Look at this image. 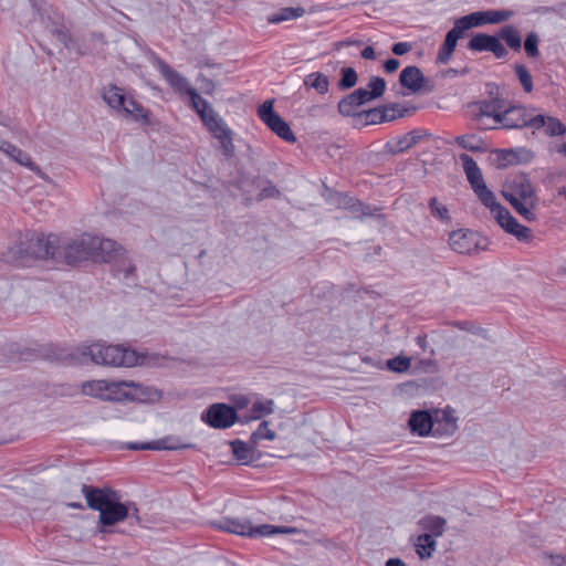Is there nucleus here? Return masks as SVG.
Wrapping results in <instances>:
<instances>
[{
	"label": "nucleus",
	"instance_id": "nucleus-39",
	"mask_svg": "<svg viewBox=\"0 0 566 566\" xmlns=\"http://www.w3.org/2000/svg\"><path fill=\"white\" fill-rule=\"evenodd\" d=\"M423 137V135L420 134L418 130H412L405 135L397 143V148L392 150V153H401L405 151L416 144L420 142V139Z\"/></svg>",
	"mask_w": 566,
	"mask_h": 566
},
{
	"label": "nucleus",
	"instance_id": "nucleus-51",
	"mask_svg": "<svg viewBox=\"0 0 566 566\" xmlns=\"http://www.w3.org/2000/svg\"><path fill=\"white\" fill-rule=\"evenodd\" d=\"M354 93L363 105L373 99H376L374 95L370 93V91H368L367 88L359 87L355 90Z\"/></svg>",
	"mask_w": 566,
	"mask_h": 566
},
{
	"label": "nucleus",
	"instance_id": "nucleus-57",
	"mask_svg": "<svg viewBox=\"0 0 566 566\" xmlns=\"http://www.w3.org/2000/svg\"><path fill=\"white\" fill-rule=\"evenodd\" d=\"M361 56L366 60H374L376 57L375 55V50L374 48L371 46H366L363 51H361Z\"/></svg>",
	"mask_w": 566,
	"mask_h": 566
},
{
	"label": "nucleus",
	"instance_id": "nucleus-56",
	"mask_svg": "<svg viewBox=\"0 0 566 566\" xmlns=\"http://www.w3.org/2000/svg\"><path fill=\"white\" fill-rule=\"evenodd\" d=\"M399 65H400L399 60L389 59L385 62L384 67L387 73H394L398 70Z\"/></svg>",
	"mask_w": 566,
	"mask_h": 566
},
{
	"label": "nucleus",
	"instance_id": "nucleus-41",
	"mask_svg": "<svg viewBox=\"0 0 566 566\" xmlns=\"http://www.w3.org/2000/svg\"><path fill=\"white\" fill-rule=\"evenodd\" d=\"M276 437L275 432L269 428L268 421H262L259 428L252 433L251 441L256 444L260 440H274Z\"/></svg>",
	"mask_w": 566,
	"mask_h": 566
},
{
	"label": "nucleus",
	"instance_id": "nucleus-3",
	"mask_svg": "<svg viewBox=\"0 0 566 566\" xmlns=\"http://www.w3.org/2000/svg\"><path fill=\"white\" fill-rule=\"evenodd\" d=\"M501 195L524 220H537L539 198L527 175L521 174L507 181Z\"/></svg>",
	"mask_w": 566,
	"mask_h": 566
},
{
	"label": "nucleus",
	"instance_id": "nucleus-23",
	"mask_svg": "<svg viewBox=\"0 0 566 566\" xmlns=\"http://www.w3.org/2000/svg\"><path fill=\"white\" fill-rule=\"evenodd\" d=\"M449 244L453 251L461 254H469L476 248L475 235L470 231H453L450 234Z\"/></svg>",
	"mask_w": 566,
	"mask_h": 566
},
{
	"label": "nucleus",
	"instance_id": "nucleus-36",
	"mask_svg": "<svg viewBox=\"0 0 566 566\" xmlns=\"http://www.w3.org/2000/svg\"><path fill=\"white\" fill-rule=\"evenodd\" d=\"M446 521L439 516H426L420 521L422 530L430 532V535L440 536L443 533Z\"/></svg>",
	"mask_w": 566,
	"mask_h": 566
},
{
	"label": "nucleus",
	"instance_id": "nucleus-44",
	"mask_svg": "<svg viewBox=\"0 0 566 566\" xmlns=\"http://www.w3.org/2000/svg\"><path fill=\"white\" fill-rule=\"evenodd\" d=\"M545 132L548 136L564 135L566 126L558 118L547 116Z\"/></svg>",
	"mask_w": 566,
	"mask_h": 566
},
{
	"label": "nucleus",
	"instance_id": "nucleus-53",
	"mask_svg": "<svg viewBox=\"0 0 566 566\" xmlns=\"http://www.w3.org/2000/svg\"><path fill=\"white\" fill-rule=\"evenodd\" d=\"M54 35L57 39V41H60L66 48H69V44L72 41V36H71L70 32L66 29H56V30H54Z\"/></svg>",
	"mask_w": 566,
	"mask_h": 566
},
{
	"label": "nucleus",
	"instance_id": "nucleus-59",
	"mask_svg": "<svg viewBox=\"0 0 566 566\" xmlns=\"http://www.w3.org/2000/svg\"><path fill=\"white\" fill-rule=\"evenodd\" d=\"M417 344L424 349L427 346V337L424 335H419L417 337Z\"/></svg>",
	"mask_w": 566,
	"mask_h": 566
},
{
	"label": "nucleus",
	"instance_id": "nucleus-62",
	"mask_svg": "<svg viewBox=\"0 0 566 566\" xmlns=\"http://www.w3.org/2000/svg\"><path fill=\"white\" fill-rule=\"evenodd\" d=\"M67 506L72 509H83V505L76 502L69 503Z\"/></svg>",
	"mask_w": 566,
	"mask_h": 566
},
{
	"label": "nucleus",
	"instance_id": "nucleus-8",
	"mask_svg": "<svg viewBox=\"0 0 566 566\" xmlns=\"http://www.w3.org/2000/svg\"><path fill=\"white\" fill-rule=\"evenodd\" d=\"M505 99L499 94L490 99H482L469 105L471 118L476 123L479 129L497 128V116H501L505 107Z\"/></svg>",
	"mask_w": 566,
	"mask_h": 566
},
{
	"label": "nucleus",
	"instance_id": "nucleus-29",
	"mask_svg": "<svg viewBox=\"0 0 566 566\" xmlns=\"http://www.w3.org/2000/svg\"><path fill=\"white\" fill-rule=\"evenodd\" d=\"M230 446L235 459L241 461L243 464H249L252 461H254V447H251L247 442H243L241 440H233L230 442Z\"/></svg>",
	"mask_w": 566,
	"mask_h": 566
},
{
	"label": "nucleus",
	"instance_id": "nucleus-26",
	"mask_svg": "<svg viewBox=\"0 0 566 566\" xmlns=\"http://www.w3.org/2000/svg\"><path fill=\"white\" fill-rule=\"evenodd\" d=\"M0 150L3 151L6 155H8L10 158L19 163L20 165L29 168L30 170L34 171L38 170V166L31 159V157L23 151L22 149L18 148L15 145L11 144L10 142L0 140Z\"/></svg>",
	"mask_w": 566,
	"mask_h": 566
},
{
	"label": "nucleus",
	"instance_id": "nucleus-45",
	"mask_svg": "<svg viewBox=\"0 0 566 566\" xmlns=\"http://www.w3.org/2000/svg\"><path fill=\"white\" fill-rule=\"evenodd\" d=\"M386 81L379 76H373L369 80L367 90L374 95L375 98H379L386 91Z\"/></svg>",
	"mask_w": 566,
	"mask_h": 566
},
{
	"label": "nucleus",
	"instance_id": "nucleus-22",
	"mask_svg": "<svg viewBox=\"0 0 566 566\" xmlns=\"http://www.w3.org/2000/svg\"><path fill=\"white\" fill-rule=\"evenodd\" d=\"M399 83L401 86L417 93L423 88L426 77L418 66L409 65L400 72Z\"/></svg>",
	"mask_w": 566,
	"mask_h": 566
},
{
	"label": "nucleus",
	"instance_id": "nucleus-54",
	"mask_svg": "<svg viewBox=\"0 0 566 566\" xmlns=\"http://www.w3.org/2000/svg\"><path fill=\"white\" fill-rule=\"evenodd\" d=\"M412 49V45L409 42H398L392 46V53L396 55H403L408 53Z\"/></svg>",
	"mask_w": 566,
	"mask_h": 566
},
{
	"label": "nucleus",
	"instance_id": "nucleus-38",
	"mask_svg": "<svg viewBox=\"0 0 566 566\" xmlns=\"http://www.w3.org/2000/svg\"><path fill=\"white\" fill-rule=\"evenodd\" d=\"M340 80L337 83V86L340 91H347L354 87L358 82V75L355 69L353 67H343L340 70Z\"/></svg>",
	"mask_w": 566,
	"mask_h": 566
},
{
	"label": "nucleus",
	"instance_id": "nucleus-10",
	"mask_svg": "<svg viewBox=\"0 0 566 566\" xmlns=\"http://www.w3.org/2000/svg\"><path fill=\"white\" fill-rule=\"evenodd\" d=\"M274 99L265 101L258 109L260 119L280 138L295 143L296 137L290 125L273 109Z\"/></svg>",
	"mask_w": 566,
	"mask_h": 566
},
{
	"label": "nucleus",
	"instance_id": "nucleus-47",
	"mask_svg": "<svg viewBox=\"0 0 566 566\" xmlns=\"http://www.w3.org/2000/svg\"><path fill=\"white\" fill-rule=\"evenodd\" d=\"M538 35L534 32L530 33L524 41V49L528 56L536 57L539 54L538 51Z\"/></svg>",
	"mask_w": 566,
	"mask_h": 566
},
{
	"label": "nucleus",
	"instance_id": "nucleus-58",
	"mask_svg": "<svg viewBox=\"0 0 566 566\" xmlns=\"http://www.w3.org/2000/svg\"><path fill=\"white\" fill-rule=\"evenodd\" d=\"M386 566H406V564L400 558H389Z\"/></svg>",
	"mask_w": 566,
	"mask_h": 566
},
{
	"label": "nucleus",
	"instance_id": "nucleus-16",
	"mask_svg": "<svg viewBox=\"0 0 566 566\" xmlns=\"http://www.w3.org/2000/svg\"><path fill=\"white\" fill-rule=\"evenodd\" d=\"M457 418L453 415V410L447 409H433L432 421H434L432 436L434 437H450L457 429Z\"/></svg>",
	"mask_w": 566,
	"mask_h": 566
},
{
	"label": "nucleus",
	"instance_id": "nucleus-1",
	"mask_svg": "<svg viewBox=\"0 0 566 566\" xmlns=\"http://www.w3.org/2000/svg\"><path fill=\"white\" fill-rule=\"evenodd\" d=\"M459 159L473 192L483 206L490 209L499 226L509 234L514 235L521 242H530L533 232L530 228L521 224L511 212L502 206L492 190L484 181L482 171L475 160L468 154H461Z\"/></svg>",
	"mask_w": 566,
	"mask_h": 566
},
{
	"label": "nucleus",
	"instance_id": "nucleus-15",
	"mask_svg": "<svg viewBox=\"0 0 566 566\" xmlns=\"http://www.w3.org/2000/svg\"><path fill=\"white\" fill-rule=\"evenodd\" d=\"M119 384H124L125 386L120 387L118 401L136 400L147 402L159 400L161 398V392L153 387L144 386L134 381H119Z\"/></svg>",
	"mask_w": 566,
	"mask_h": 566
},
{
	"label": "nucleus",
	"instance_id": "nucleus-34",
	"mask_svg": "<svg viewBox=\"0 0 566 566\" xmlns=\"http://www.w3.org/2000/svg\"><path fill=\"white\" fill-rule=\"evenodd\" d=\"M500 38L514 51H520L522 46V36L518 30L513 25H505L500 31Z\"/></svg>",
	"mask_w": 566,
	"mask_h": 566
},
{
	"label": "nucleus",
	"instance_id": "nucleus-24",
	"mask_svg": "<svg viewBox=\"0 0 566 566\" xmlns=\"http://www.w3.org/2000/svg\"><path fill=\"white\" fill-rule=\"evenodd\" d=\"M398 104H391L389 106L375 107L368 111H361L357 114V118L363 122L364 125H374L385 122H390L392 115H389L390 111H396Z\"/></svg>",
	"mask_w": 566,
	"mask_h": 566
},
{
	"label": "nucleus",
	"instance_id": "nucleus-14",
	"mask_svg": "<svg viewBox=\"0 0 566 566\" xmlns=\"http://www.w3.org/2000/svg\"><path fill=\"white\" fill-rule=\"evenodd\" d=\"M513 14L514 12L511 10H486L470 13L459 18V20L467 30H470L471 28L481 27L488 23L497 24L507 21L513 17Z\"/></svg>",
	"mask_w": 566,
	"mask_h": 566
},
{
	"label": "nucleus",
	"instance_id": "nucleus-42",
	"mask_svg": "<svg viewBox=\"0 0 566 566\" xmlns=\"http://www.w3.org/2000/svg\"><path fill=\"white\" fill-rule=\"evenodd\" d=\"M274 401L272 399H266L263 401H255L252 405V419H259L261 416L270 415L273 412Z\"/></svg>",
	"mask_w": 566,
	"mask_h": 566
},
{
	"label": "nucleus",
	"instance_id": "nucleus-40",
	"mask_svg": "<svg viewBox=\"0 0 566 566\" xmlns=\"http://www.w3.org/2000/svg\"><path fill=\"white\" fill-rule=\"evenodd\" d=\"M514 71L524 91L531 93L533 91V80L527 67L524 64H516Z\"/></svg>",
	"mask_w": 566,
	"mask_h": 566
},
{
	"label": "nucleus",
	"instance_id": "nucleus-31",
	"mask_svg": "<svg viewBox=\"0 0 566 566\" xmlns=\"http://www.w3.org/2000/svg\"><path fill=\"white\" fill-rule=\"evenodd\" d=\"M363 104L359 102V99L356 97L355 93L352 92L350 94H347L344 96L337 105L338 112L340 115L346 117H357L358 107Z\"/></svg>",
	"mask_w": 566,
	"mask_h": 566
},
{
	"label": "nucleus",
	"instance_id": "nucleus-63",
	"mask_svg": "<svg viewBox=\"0 0 566 566\" xmlns=\"http://www.w3.org/2000/svg\"><path fill=\"white\" fill-rule=\"evenodd\" d=\"M319 108H321L319 106H312V107L310 108V114H311V115H314V114H315V112H316V111H318Z\"/></svg>",
	"mask_w": 566,
	"mask_h": 566
},
{
	"label": "nucleus",
	"instance_id": "nucleus-48",
	"mask_svg": "<svg viewBox=\"0 0 566 566\" xmlns=\"http://www.w3.org/2000/svg\"><path fill=\"white\" fill-rule=\"evenodd\" d=\"M547 116L544 115H535L531 116L526 113V127H531L534 129L545 128Z\"/></svg>",
	"mask_w": 566,
	"mask_h": 566
},
{
	"label": "nucleus",
	"instance_id": "nucleus-19",
	"mask_svg": "<svg viewBox=\"0 0 566 566\" xmlns=\"http://www.w3.org/2000/svg\"><path fill=\"white\" fill-rule=\"evenodd\" d=\"M410 431L420 437L432 434L434 421H432V412L428 410L412 411L408 420Z\"/></svg>",
	"mask_w": 566,
	"mask_h": 566
},
{
	"label": "nucleus",
	"instance_id": "nucleus-61",
	"mask_svg": "<svg viewBox=\"0 0 566 566\" xmlns=\"http://www.w3.org/2000/svg\"><path fill=\"white\" fill-rule=\"evenodd\" d=\"M555 563L558 565V566H566V559L562 556H557L555 558Z\"/></svg>",
	"mask_w": 566,
	"mask_h": 566
},
{
	"label": "nucleus",
	"instance_id": "nucleus-50",
	"mask_svg": "<svg viewBox=\"0 0 566 566\" xmlns=\"http://www.w3.org/2000/svg\"><path fill=\"white\" fill-rule=\"evenodd\" d=\"M280 196L279 189L272 185L271 182H268V186H265L259 193L258 199L263 200L265 198H276Z\"/></svg>",
	"mask_w": 566,
	"mask_h": 566
},
{
	"label": "nucleus",
	"instance_id": "nucleus-28",
	"mask_svg": "<svg viewBox=\"0 0 566 566\" xmlns=\"http://www.w3.org/2000/svg\"><path fill=\"white\" fill-rule=\"evenodd\" d=\"M124 117H129L135 122H139L144 125L150 124V112L145 108L140 103L136 102L133 97L128 99L125 109L120 114Z\"/></svg>",
	"mask_w": 566,
	"mask_h": 566
},
{
	"label": "nucleus",
	"instance_id": "nucleus-60",
	"mask_svg": "<svg viewBox=\"0 0 566 566\" xmlns=\"http://www.w3.org/2000/svg\"><path fill=\"white\" fill-rule=\"evenodd\" d=\"M360 45L361 42L360 41H350V40H346V41H342L338 43V46H348V45Z\"/></svg>",
	"mask_w": 566,
	"mask_h": 566
},
{
	"label": "nucleus",
	"instance_id": "nucleus-52",
	"mask_svg": "<svg viewBox=\"0 0 566 566\" xmlns=\"http://www.w3.org/2000/svg\"><path fill=\"white\" fill-rule=\"evenodd\" d=\"M349 202H350V205L348 206V208L350 210H353L355 212H360L364 216L370 214V208L367 206H364L360 201L350 199Z\"/></svg>",
	"mask_w": 566,
	"mask_h": 566
},
{
	"label": "nucleus",
	"instance_id": "nucleus-35",
	"mask_svg": "<svg viewBox=\"0 0 566 566\" xmlns=\"http://www.w3.org/2000/svg\"><path fill=\"white\" fill-rule=\"evenodd\" d=\"M455 143L461 148L473 151V153L484 151L483 140L474 134L458 136V137H455Z\"/></svg>",
	"mask_w": 566,
	"mask_h": 566
},
{
	"label": "nucleus",
	"instance_id": "nucleus-6",
	"mask_svg": "<svg viewBox=\"0 0 566 566\" xmlns=\"http://www.w3.org/2000/svg\"><path fill=\"white\" fill-rule=\"evenodd\" d=\"M93 242L94 262L113 263L115 274H123L125 280H128L134 275L136 268L126 256V253L120 245L111 239H103L96 235H93Z\"/></svg>",
	"mask_w": 566,
	"mask_h": 566
},
{
	"label": "nucleus",
	"instance_id": "nucleus-37",
	"mask_svg": "<svg viewBox=\"0 0 566 566\" xmlns=\"http://www.w3.org/2000/svg\"><path fill=\"white\" fill-rule=\"evenodd\" d=\"M494 39H495L494 35L479 33L471 38V40L468 43V48H469V50L478 51V52L489 51L491 49V45H492Z\"/></svg>",
	"mask_w": 566,
	"mask_h": 566
},
{
	"label": "nucleus",
	"instance_id": "nucleus-46",
	"mask_svg": "<svg viewBox=\"0 0 566 566\" xmlns=\"http://www.w3.org/2000/svg\"><path fill=\"white\" fill-rule=\"evenodd\" d=\"M429 208L432 216L441 220H450L448 208L444 205L440 203L437 198L433 197L430 199Z\"/></svg>",
	"mask_w": 566,
	"mask_h": 566
},
{
	"label": "nucleus",
	"instance_id": "nucleus-20",
	"mask_svg": "<svg viewBox=\"0 0 566 566\" xmlns=\"http://www.w3.org/2000/svg\"><path fill=\"white\" fill-rule=\"evenodd\" d=\"M193 448L191 443H181L178 438L167 437L148 443L130 442L129 450H179Z\"/></svg>",
	"mask_w": 566,
	"mask_h": 566
},
{
	"label": "nucleus",
	"instance_id": "nucleus-27",
	"mask_svg": "<svg viewBox=\"0 0 566 566\" xmlns=\"http://www.w3.org/2000/svg\"><path fill=\"white\" fill-rule=\"evenodd\" d=\"M30 250L36 259L54 258L56 252L55 241L45 237H36V239L31 242Z\"/></svg>",
	"mask_w": 566,
	"mask_h": 566
},
{
	"label": "nucleus",
	"instance_id": "nucleus-49",
	"mask_svg": "<svg viewBox=\"0 0 566 566\" xmlns=\"http://www.w3.org/2000/svg\"><path fill=\"white\" fill-rule=\"evenodd\" d=\"M489 52H492L497 59H504L509 54L505 46L501 43L500 39L496 36H495Z\"/></svg>",
	"mask_w": 566,
	"mask_h": 566
},
{
	"label": "nucleus",
	"instance_id": "nucleus-32",
	"mask_svg": "<svg viewBox=\"0 0 566 566\" xmlns=\"http://www.w3.org/2000/svg\"><path fill=\"white\" fill-rule=\"evenodd\" d=\"M436 544L432 535L428 533L419 535L415 543L416 552L421 559L429 558L436 549Z\"/></svg>",
	"mask_w": 566,
	"mask_h": 566
},
{
	"label": "nucleus",
	"instance_id": "nucleus-11",
	"mask_svg": "<svg viewBox=\"0 0 566 566\" xmlns=\"http://www.w3.org/2000/svg\"><path fill=\"white\" fill-rule=\"evenodd\" d=\"M201 420L216 429L230 428L238 420L237 410L226 403L211 405L201 416Z\"/></svg>",
	"mask_w": 566,
	"mask_h": 566
},
{
	"label": "nucleus",
	"instance_id": "nucleus-17",
	"mask_svg": "<svg viewBox=\"0 0 566 566\" xmlns=\"http://www.w3.org/2000/svg\"><path fill=\"white\" fill-rule=\"evenodd\" d=\"M526 108L522 105H511L503 108L497 116V128L520 129L526 127Z\"/></svg>",
	"mask_w": 566,
	"mask_h": 566
},
{
	"label": "nucleus",
	"instance_id": "nucleus-33",
	"mask_svg": "<svg viewBox=\"0 0 566 566\" xmlns=\"http://www.w3.org/2000/svg\"><path fill=\"white\" fill-rule=\"evenodd\" d=\"M304 85L306 87L316 90L319 94H326L328 92L329 81L325 74L321 72H314L304 78Z\"/></svg>",
	"mask_w": 566,
	"mask_h": 566
},
{
	"label": "nucleus",
	"instance_id": "nucleus-12",
	"mask_svg": "<svg viewBox=\"0 0 566 566\" xmlns=\"http://www.w3.org/2000/svg\"><path fill=\"white\" fill-rule=\"evenodd\" d=\"M93 235L83 234L64 247L63 255L67 264L75 265L83 261H93Z\"/></svg>",
	"mask_w": 566,
	"mask_h": 566
},
{
	"label": "nucleus",
	"instance_id": "nucleus-9",
	"mask_svg": "<svg viewBox=\"0 0 566 566\" xmlns=\"http://www.w3.org/2000/svg\"><path fill=\"white\" fill-rule=\"evenodd\" d=\"M155 65L161 76L167 81V83L170 85V87L179 93V94H187L189 95L191 99V107L198 112V109L201 108V103L207 102L205 98H202L198 92L191 87L187 81L186 77H184L180 73L175 71L170 67L168 63H166L164 60L157 57L155 60Z\"/></svg>",
	"mask_w": 566,
	"mask_h": 566
},
{
	"label": "nucleus",
	"instance_id": "nucleus-2",
	"mask_svg": "<svg viewBox=\"0 0 566 566\" xmlns=\"http://www.w3.org/2000/svg\"><path fill=\"white\" fill-rule=\"evenodd\" d=\"M82 493L91 510L99 512V524L113 526L128 516L129 506L120 502V495L111 488H96L87 484L82 485Z\"/></svg>",
	"mask_w": 566,
	"mask_h": 566
},
{
	"label": "nucleus",
	"instance_id": "nucleus-4",
	"mask_svg": "<svg viewBox=\"0 0 566 566\" xmlns=\"http://www.w3.org/2000/svg\"><path fill=\"white\" fill-rule=\"evenodd\" d=\"M78 352L82 356L90 357L96 365L132 367L139 363V356L135 350L120 345L94 343L80 346Z\"/></svg>",
	"mask_w": 566,
	"mask_h": 566
},
{
	"label": "nucleus",
	"instance_id": "nucleus-18",
	"mask_svg": "<svg viewBox=\"0 0 566 566\" xmlns=\"http://www.w3.org/2000/svg\"><path fill=\"white\" fill-rule=\"evenodd\" d=\"M468 31L459 19L455 20L453 28L447 33L444 43L441 46L436 62L438 64H447L455 50L457 42L461 39L464 32Z\"/></svg>",
	"mask_w": 566,
	"mask_h": 566
},
{
	"label": "nucleus",
	"instance_id": "nucleus-43",
	"mask_svg": "<svg viewBox=\"0 0 566 566\" xmlns=\"http://www.w3.org/2000/svg\"><path fill=\"white\" fill-rule=\"evenodd\" d=\"M411 359L409 357L398 356L387 360V367L395 373H405L410 368Z\"/></svg>",
	"mask_w": 566,
	"mask_h": 566
},
{
	"label": "nucleus",
	"instance_id": "nucleus-13",
	"mask_svg": "<svg viewBox=\"0 0 566 566\" xmlns=\"http://www.w3.org/2000/svg\"><path fill=\"white\" fill-rule=\"evenodd\" d=\"M125 386L119 381H109L106 379L87 380L82 384L81 390L85 396L98 398L102 400L118 401L120 387Z\"/></svg>",
	"mask_w": 566,
	"mask_h": 566
},
{
	"label": "nucleus",
	"instance_id": "nucleus-25",
	"mask_svg": "<svg viewBox=\"0 0 566 566\" xmlns=\"http://www.w3.org/2000/svg\"><path fill=\"white\" fill-rule=\"evenodd\" d=\"M499 167H507L512 165H517L521 163H527L532 159L533 155L531 151L520 148V149H501L496 151Z\"/></svg>",
	"mask_w": 566,
	"mask_h": 566
},
{
	"label": "nucleus",
	"instance_id": "nucleus-7",
	"mask_svg": "<svg viewBox=\"0 0 566 566\" xmlns=\"http://www.w3.org/2000/svg\"><path fill=\"white\" fill-rule=\"evenodd\" d=\"M212 526L232 534L248 537H264L273 534L294 533L295 528L286 526H273L263 524L252 526L248 520L223 517L218 522H212Z\"/></svg>",
	"mask_w": 566,
	"mask_h": 566
},
{
	"label": "nucleus",
	"instance_id": "nucleus-64",
	"mask_svg": "<svg viewBox=\"0 0 566 566\" xmlns=\"http://www.w3.org/2000/svg\"><path fill=\"white\" fill-rule=\"evenodd\" d=\"M562 151L566 155V142L563 144Z\"/></svg>",
	"mask_w": 566,
	"mask_h": 566
},
{
	"label": "nucleus",
	"instance_id": "nucleus-30",
	"mask_svg": "<svg viewBox=\"0 0 566 566\" xmlns=\"http://www.w3.org/2000/svg\"><path fill=\"white\" fill-rule=\"evenodd\" d=\"M305 13V9L303 7H296V8H282L277 12L271 14L268 17V22L272 24H277L284 21L294 20L297 18L303 17Z\"/></svg>",
	"mask_w": 566,
	"mask_h": 566
},
{
	"label": "nucleus",
	"instance_id": "nucleus-55",
	"mask_svg": "<svg viewBox=\"0 0 566 566\" xmlns=\"http://www.w3.org/2000/svg\"><path fill=\"white\" fill-rule=\"evenodd\" d=\"M416 111V107H402L400 108V105L398 104V108L396 111H390L389 112V115H392V118L391 120L396 119V118H400V117H403L406 115H409L411 113H413Z\"/></svg>",
	"mask_w": 566,
	"mask_h": 566
},
{
	"label": "nucleus",
	"instance_id": "nucleus-5",
	"mask_svg": "<svg viewBox=\"0 0 566 566\" xmlns=\"http://www.w3.org/2000/svg\"><path fill=\"white\" fill-rule=\"evenodd\" d=\"M196 113L212 137L219 142L220 150L224 158H232L235 154V146L233 144L234 133L226 120L208 102H202L201 108Z\"/></svg>",
	"mask_w": 566,
	"mask_h": 566
},
{
	"label": "nucleus",
	"instance_id": "nucleus-21",
	"mask_svg": "<svg viewBox=\"0 0 566 566\" xmlns=\"http://www.w3.org/2000/svg\"><path fill=\"white\" fill-rule=\"evenodd\" d=\"M102 97L104 102L116 113L122 114L130 97H127L124 90L115 84L103 87Z\"/></svg>",
	"mask_w": 566,
	"mask_h": 566
}]
</instances>
